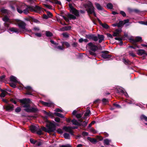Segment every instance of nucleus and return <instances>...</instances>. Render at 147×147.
<instances>
[{"instance_id": "f257e3e1", "label": "nucleus", "mask_w": 147, "mask_h": 147, "mask_svg": "<svg viewBox=\"0 0 147 147\" xmlns=\"http://www.w3.org/2000/svg\"><path fill=\"white\" fill-rule=\"evenodd\" d=\"M20 102L22 103V106L24 108V111L27 112H34L37 111L38 109L37 108L31 107L30 103V100L29 99H24L20 100Z\"/></svg>"}, {"instance_id": "f03ea898", "label": "nucleus", "mask_w": 147, "mask_h": 147, "mask_svg": "<svg viewBox=\"0 0 147 147\" xmlns=\"http://www.w3.org/2000/svg\"><path fill=\"white\" fill-rule=\"evenodd\" d=\"M71 12L73 14L75 15V16L73 15L68 14L67 15V17H66L63 16H61L64 18L66 22H69V20H75L76 19V17L79 16V13L78 11L74 8L73 7H71Z\"/></svg>"}, {"instance_id": "7ed1b4c3", "label": "nucleus", "mask_w": 147, "mask_h": 147, "mask_svg": "<svg viewBox=\"0 0 147 147\" xmlns=\"http://www.w3.org/2000/svg\"><path fill=\"white\" fill-rule=\"evenodd\" d=\"M47 122L46 127L47 128L45 127H42L41 128L42 130L48 133H50L55 131V126L54 124L48 120H47Z\"/></svg>"}, {"instance_id": "20e7f679", "label": "nucleus", "mask_w": 147, "mask_h": 147, "mask_svg": "<svg viewBox=\"0 0 147 147\" xmlns=\"http://www.w3.org/2000/svg\"><path fill=\"white\" fill-rule=\"evenodd\" d=\"M84 6L89 13L90 14L93 13L95 16H96V14L94 11V7L90 2L88 1L85 4Z\"/></svg>"}, {"instance_id": "39448f33", "label": "nucleus", "mask_w": 147, "mask_h": 147, "mask_svg": "<svg viewBox=\"0 0 147 147\" xmlns=\"http://www.w3.org/2000/svg\"><path fill=\"white\" fill-rule=\"evenodd\" d=\"M17 24L20 28V30H22V32H31L30 30H28L26 28V24L24 22L21 20L18 21L17 22Z\"/></svg>"}, {"instance_id": "423d86ee", "label": "nucleus", "mask_w": 147, "mask_h": 147, "mask_svg": "<svg viewBox=\"0 0 147 147\" xmlns=\"http://www.w3.org/2000/svg\"><path fill=\"white\" fill-rule=\"evenodd\" d=\"M24 9L23 13L25 14H28L29 11H32L34 10L33 7L29 6L26 5L24 7Z\"/></svg>"}, {"instance_id": "0eeeda50", "label": "nucleus", "mask_w": 147, "mask_h": 147, "mask_svg": "<svg viewBox=\"0 0 147 147\" xmlns=\"http://www.w3.org/2000/svg\"><path fill=\"white\" fill-rule=\"evenodd\" d=\"M130 42L133 44L136 43V42L142 41V38L140 37L137 36L136 38L135 39H133L132 38H130L129 39Z\"/></svg>"}, {"instance_id": "6e6552de", "label": "nucleus", "mask_w": 147, "mask_h": 147, "mask_svg": "<svg viewBox=\"0 0 147 147\" xmlns=\"http://www.w3.org/2000/svg\"><path fill=\"white\" fill-rule=\"evenodd\" d=\"M88 45L90 49L94 52L95 51L98 49V47L94 45L91 42L89 43Z\"/></svg>"}, {"instance_id": "1a4fd4ad", "label": "nucleus", "mask_w": 147, "mask_h": 147, "mask_svg": "<svg viewBox=\"0 0 147 147\" xmlns=\"http://www.w3.org/2000/svg\"><path fill=\"white\" fill-rule=\"evenodd\" d=\"M9 30L11 32H15L17 33H19L22 32V31L21 30L14 27H12L10 28L9 29Z\"/></svg>"}, {"instance_id": "9d476101", "label": "nucleus", "mask_w": 147, "mask_h": 147, "mask_svg": "<svg viewBox=\"0 0 147 147\" xmlns=\"http://www.w3.org/2000/svg\"><path fill=\"white\" fill-rule=\"evenodd\" d=\"M24 88L27 90L26 94L28 95H31V92H32L33 90L32 88L30 86H28L25 87Z\"/></svg>"}, {"instance_id": "9b49d317", "label": "nucleus", "mask_w": 147, "mask_h": 147, "mask_svg": "<svg viewBox=\"0 0 147 147\" xmlns=\"http://www.w3.org/2000/svg\"><path fill=\"white\" fill-rule=\"evenodd\" d=\"M102 54L101 55L102 57L104 59H109L111 57L110 55L106 53L105 51H102Z\"/></svg>"}, {"instance_id": "f8f14e48", "label": "nucleus", "mask_w": 147, "mask_h": 147, "mask_svg": "<svg viewBox=\"0 0 147 147\" xmlns=\"http://www.w3.org/2000/svg\"><path fill=\"white\" fill-rule=\"evenodd\" d=\"M38 129V126L32 125L30 126V129L32 132H35L37 131Z\"/></svg>"}, {"instance_id": "ddd939ff", "label": "nucleus", "mask_w": 147, "mask_h": 147, "mask_svg": "<svg viewBox=\"0 0 147 147\" xmlns=\"http://www.w3.org/2000/svg\"><path fill=\"white\" fill-rule=\"evenodd\" d=\"M137 54L138 55L140 56L143 55H147V53L144 50L142 49L139 50L138 51Z\"/></svg>"}, {"instance_id": "4468645a", "label": "nucleus", "mask_w": 147, "mask_h": 147, "mask_svg": "<svg viewBox=\"0 0 147 147\" xmlns=\"http://www.w3.org/2000/svg\"><path fill=\"white\" fill-rule=\"evenodd\" d=\"M13 106L11 105H8L5 106V109L7 111H11L13 110Z\"/></svg>"}, {"instance_id": "2eb2a0df", "label": "nucleus", "mask_w": 147, "mask_h": 147, "mask_svg": "<svg viewBox=\"0 0 147 147\" xmlns=\"http://www.w3.org/2000/svg\"><path fill=\"white\" fill-rule=\"evenodd\" d=\"M26 6V5H22L20 7V8L17 7V10L18 12L20 13H21L23 12L24 11V7Z\"/></svg>"}, {"instance_id": "dca6fc26", "label": "nucleus", "mask_w": 147, "mask_h": 147, "mask_svg": "<svg viewBox=\"0 0 147 147\" xmlns=\"http://www.w3.org/2000/svg\"><path fill=\"white\" fill-rule=\"evenodd\" d=\"M121 32V30H116L113 32V36H120L119 34Z\"/></svg>"}, {"instance_id": "f3484780", "label": "nucleus", "mask_w": 147, "mask_h": 147, "mask_svg": "<svg viewBox=\"0 0 147 147\" xmlns=\"http://www.w3.org/2000/svg\"><path fill=\"white\" fill-rule=\"evenodd\" d=\"M71 122L74 125H77L79 126H80V122L79 121V120L78 121L75 119H74L71 121Z\"/></svg>"}, {"instance_id": "a211bd4d", "label": "nucleus", "mask_w": 147, "mask_h": 147, "mask_svg": "<svg viewBox=\"0 0 147 147\" xmlns=\"http://www.w3.org/2000/svg\"><path fill=\"white\" fill-rule=\"evenodd\" d=\"M10 80L11 81L15 83H19V82L18 81L17 78L13 76H11L10 77Z\"/></svg>"}, {"instance_id": "6ab92c4d", "label": "nucleus", "mask_w": 147, "mask_h": 147, "mask_svg": "<svg viewBox=\"0 0 147 147\" xmlns=\"http://www.w3.org/2000/svg\"><path fill=\"white\" fill-rule=\"evenodd\" d=\"M79 120L80 122V126H82L84 127L86 126L88 123L87 121H84L83 122H82V119H79Z\"/></svg>"}, {"instance_id": "aec40b11", "label": "nucleus", "mask_w": 147, "mask_h": 147, "mask_svg": "<svg viewBox=\"0 0 147 147\" xmlns=\"http://www.w3.org/2000/svg\"><path fill=\"white\" fill-rule=\"evenodd\" d=\"M71 28V26H66L60 28V30L62 31L67 30H70Z\"/></svg>"}, {"instance_id": "412c9836", "label": "nucleus", "mask_w": 147, "mask_h": 147, "mask_svg": "<svg viewBox=\"0 0 147 147\" xmlns=\"http://www.w3.org/2000/svg\"><path fill=\"white\" fill-rule=\"evenodd\" d=\"M33 9L34 10L33 11H35L38 13H40V10H41V8L38 6H36L35 8H33Z\"/></svg>"}, {"instance_id": "4be33fe9", "label": "nucleus", "mask_w": 147, "mask_h": 147, "mask_svg": "<svg viewBox=\"0 0 147 147\" xmlns=\"http://www.w3.org/2000/svg\"><path fill=\"white\" fill-rule=\"evenodd\" d=\"M41 103L42 104H43L44 105L47 107H50L52 104V103L51 102H45L43 101H41Z\"/></svg>"}, {"instance_id": "5701e85b", "label": "nucleus", "mask_w": 147, "mask_h": 147, "mask_svg": "<svg viewBox=\"0 0 147 147\" xmlns=\"http://www.w3.org/2000/svg\"><path fill=\"white\" fill-rule=\"evenodd\" d=\"M63 129L65 130V131L69 132V131H70L71 130H72L71 127L64 126L63 127Z\"/></svg>"}, {"instance_id": "b1692460", "label": "nucleus", "mask_w": 147, "mask_h": 147, "mask_svg": "<svg viewBox=\"0 0 147 147\" xmlns=\"http://www.w3.org/2000/svg\"><path fill=\"white\" fill-rule=\"evenodd\" d=\"M98 39H99V42L101 43L104 40V36L102 35H98Z\"/></svg>"}, {"instance_id": "393cba45", "label": "nucleus", "mask_w": 147, "mask_h": 147, "mask_svg": "<svg viewBox=\"0 0 147 147\" xmlns=\"http://www.w3.org/2000/svg\"><path fill=\"white\" fill-rule=\"evenodd\" d=\"M2 20L5 22L11 21L9 18L6 16H5L3 17L2 18Z\"/></svg>"}, {"instance_id": "a878e982", "label": "nucleus", "mask_w": 147, "mask_h": 147, "mask_svg": "<svg viewBox=\"0 0 147 147\" xmlns=\"http://www.w3.org/2000/svg\"><path fill=\"white\" fill-rule=\"evenodd\" d=\"M43 113L45 114V115L49 116H53V114L51 112H47V111L43 110Z\"/></svg>"}, {"instance_id": "bb28decb", "label": "nucleus", "mask_w": 147, "mask_h": 147, "mask_svg": "<svg viewBox=\"0 0 147 147\" xmlns=\"http://www.w3.org/2000/svg\"><path fill=\"white\" fill-rule=\"evenodd\" d=\"M49 1L52 3H55L59 5H61V3L60 2L57 1V0H51Z\"/></svg>"}, {"instance_id": "cd10ccee", "label": "nucleus", "mask_w": 147, "mask_h": 147, "mask_svg": "<svg viewBox=\"0 0 147 147\" xmlns=\"http://www.w3.org/2000/svg\"><path fill=\"white\" fill-rule=\"evenodd\" d=\"M95 5L97 8V9L100 10H102V8L101 6L98 3H95Z\"/></svg>"}, {"instance_id": "c85d7f7f", "label": "nucleus", "mask_w": 147, "mask_h": 147, "mask_svg": "<svg viewBox=\"0 0 147 147\" xmlns=\"http://www.w3.org/2000/svg\"><path fill=\"white\" fill-rule=\"evenodd\" d=\"M1 92L2 93L0 95V96L2 97H4L5 96L7 92L6 91L3 90H1Z\"/></svg>"}, {"instance_id": "c756f323", "label": "nucleus", "mask_w": 147, "mask_h": 147, "mask_svg": "<svg viewBox=\"0 0 147 147\" xmlns=\"http://www.w3.org/2000/svg\"><path fill=\"white\" fill-rule=\"evenodd\" d=\"M11 23V21L8 22L4 23V25L5 27L8 28L9 27L10 24Z\"/></svg>"}, {"instance_id": "7c9ffc66", "label": "nucleus", "mask_w": 147, "mask_h": 147, "mask_svg": "<svg viewBox=\"0 0 147 147\" xmlns=\"http://www.w3.org/2000/svg\"><path fill=\"white\" fill-rule=\"evenodd\" d=\"M104 141L105 144L108 145H109V143L111 142V140L108 139H105L104 140Z\"/></svg>"}, {"instance_id": "2f4dec72", "label": "nucleus", "mask_w": 147, "mask_h": 147, "mask_svg": "<svg viewBox=\"0 0 147 147\" xmlns=\"http://www.w3.org/2000/svg\"><path fill=\"white\" fill-rule=\"evenodd\" d=\"M101 25L102 27L103 28L106 29H108L109 28V26L106 23L101 24Z\"/></svg>"}, {"instance_id": "473e14b6", "label": "nucleus", "mask_w": 147, "mask_h": 147, "mask_svg": "<svg viewBox=\"0 0 147 147\" xmlns=\"http://www.w3.org/2000/svg\"><path fill=\"white\" fill-rule=\"evenodd\" d=\"M54 114L56 116L60 117L61 118H63L64 116L61 114L58 113H54Z\"/></svg>"}, {"instance_id": "72a5a7b5", "label": "nucleus", "mask_w": 147, "mask_h": 147, "mask_svg": "<svg viewBox=\"0 0 147 147\" xmlns=\"http://www.w3.org/2000/svg\"><path fill=\"white\" fill-rule=\"evenodd\" d=\"M123 60L124 63L126 64H130V62L128 59H123Z\"/></svg>"}, {"instance_id": "f704fd0d", "label": "nucleus", "mask_w": 147, "mask_h": 147, "mask_svg": "<svg viewBox=\"0 0 147 147\" xmlns=\"http://www.w3.org/2000/svg\"><path fill=\"white\" fill-rule=\"evenodd\" d=\"M63 136L64 138L66 139H70V136L67 133H65L63 134Z\"/></svg>"}, {"instance_id": "c9c22d12", "label": "nucleus", "mask_w": 147, "mask_h": 147, "mask_svg": "<svg viewBox=\"0 0 147 147\" xmlns=\"http://www.w3.org/2000/svg\"><path fill=\"white\" fill-rule=\"evenodd\" d=\"M46 35L47 37H50L52 36V33L49 31H46Z\"/></svg>"}, {"instance_id": "e433bc0d", "label": "nucleus", "mask_w": 147, "mask_h": 147, "mask_svg": "<svg viewBox=\"0 0 147 147\" xmlns=\"http://www.w3.org/2000/svg\"><path fill=\"white\" fill-rule=\"evenodd\" d=\"M140 119L141 120L144 119L145 121H147V117L146 116L144 115H142L140 117Z\"/></svg>"}, {"instance_id": "4c0bfd02", "label": "nucleus", "mask_w": 147, "mask_h": 147, "mask_svg": "<svg viewBox=\"0 0 147 147\" xmlns=\"http://www.w3.org/2000/svg\"><path fill=\"white\" fill-rule=\"evenodd\" d=\"M107 7L108 8L111 9L113 8V5L111 3H108L107 5Z\"/></svg>"}, {"instance_id": "58836bf2", "label": "nucleus", "mask_w": 147, "mask_h": 147, "mask_svg": "<svg viewBox=\"0 0 147 147\" xmlns=\"http://www.w3.org/2000/svg\"><path fill=\"white\" fill-rule=\"evenodd\" d=\"M91 38L92 40L95 41H96L98 40V38L97 36H92L91 37Z\"/></svg>"}, {"instance_id": "ea45409f", "label": "nucleus", "mask_w": 147, "mask_h": 147, "mask_svg": "<svg viewBox=\"0 0 147 147\" xmlns=\"http://www.w3.org/2000/svg\"><path fill=\"white\" fill-rule=\"evenodd\" d=\"M118 27H120L122 26L123 24V21H120L118 23H117Z\"/></svg>"}, {"instance_id": "a19ab883", "label": "nucleus", "mask_w": 147, "mask_h": 147, "mask_svg": "<svg viewBox=\"0 0 147 147\" xmlns=\"http://www.w3.org/2000/svg\"><path fill=\"white\" fill-rule=\"evenodd\" d=\"M63 45H65L67 47H69L70 46L69 44L67 42H62Z\"/></svg>"}, {"instance_id": "79ce46f5", "label": "nucleus", "mask_w": 147, "mask_h": 147, "mask_svg": "<svg viewBox=\"0 0 147 147\" xmlns=\"http://www.w3.org/2000/svg\"><path fill=\"white\" fill-rule=\"evenodd\" d=\"M134 45V46H129V47L130 48H131L134 49H135L136 48H139L140 47L139 46L137 45L136 44V43H135L134 44H133Z\"/></svg>"}, {"instance_id": "37998d69", "label": "nucleus", "mask_w": 147, "mask_h": 147, "mask_svg": "<svg viewBox=\"0 0 147 147\" xmlns=\"http://www.w3.org/2000/svg\"><path fill=\"white\" fill-rule=\"evenodd\" d=\"M89 140L91 142L94 143H96V142H97L96 140L94 138H90V139H89Z\"/></svg>"}, {"instance_id": "c03bdc74", "label": "nucleus", "mask_w": 147, "mask_h": 147, "mask_svg": "<svg viewBox=\"0 0 147 147\" xmlns=\"http://www.w3.org/2000/svg\"><path fill=\"white\" fill-rule=\"evenodd\" d=\"M90 111L89 110H87L85 113V116H88L90 114Z\"/></svg>"}, {"instance_id": "a18cd8bd", "label": "nucleus", "mask_w": 147, "mask_h": 147, "mask_svg": "<svg viewBox=\"0 0 147 147\" xmlns=\"http://www.w3.org/2000/svg\"><path fill=\"white\" fill-rule=\"evenodd\" d=\"M82 115V114H78L76 115V117L78 119L81 118Z\"/></svg>"}, {"instance_id": "49530a36", "label": "nucleus", "mask_w": 147, "mask_h": 147, "mask_svg": "<svg viewBox=\"0 0 147 147\" xmlns=\"http://www.w3.org/2000/svg\"><path fill=\"white\" fill-rule=\"evenodd\" d=\"M5 77V75H3L0 76V81L1 82L3 81Z\"/></svg>"}, {"instance_id": "de8ad7c7", "label": "nucleus", "mask_w": 147, "mask_h": 147, "mask_svg": "<svg viewBox=\"0 0 147 147\" xmlns=\"http://www.w3.org/2000/svg\"><path fill=\"white\" fill-rule=\"evenodd\" d=\"M140 24L147 25V21L145 22L142 21H139L138 22Z\"/></svg>"}, {"instance_id": "09e8293b", "label": "nucleus", "mask_w": 147, "mask_h": 147, "mask_svg": "<svg viewBox=\"0 0 147 147\" xmlns=\"http://www.w3.org/2000/svg\"><path fill=\"white\" fill-rule=\"evenodd\" d=\"M129 55L134 57L136 56L135 54L132 52H129Z\"/></svg>"}, {"instance_id": "8fccbe9b", "label": "nucleus", "mask_w": 147, "mask_h": 147, "mask_svg": "<svg viewBox=\"0 0 147 147\" xmlns=\"http://www.w3.org/2000/svg\"><path fill=\"white\" fill-rule=\"evenodd\" d=\"M21 109L20 107H18L16 109L15 111L16 112L18 113L21 111Z\"/></svg>"}, {"instance_id": "3c124183", "label": "nucleus", "mask_w": 147, "mask_h": 147, "mask_svg": "<svg viewBox=\"0 0 147 147\" xmlns=\"http://www.w3.org/2000/svg\"><path fill=\"white\" fill-rule=\"evenodd\" d=\"M44 5L45 7H46L47 8H48L49 9H51V8H52L51 6L49 5H48V4H44Z\"/></svg>"}, {"instance_id": "603ef678", "label": "nucleus", "mask_w": 147, "mask_h": 147, "mask_svg": "<svg viewBox=\"0 0 147 147\" xmlns=\"http://www.w3.org/2000/svg\"><path fill=\"white\" fill-rule=\"evenodd\" d=\"M1 12L2 13H6L7 12V10H6V9H1Z\"/></svg>"}, {"instance_id": "864d4df0", "label": "nucleus", "mask_w": 147, "mask_h": 147, "mask_svg": "<svg viewBox=\"0 0 147 147\" xmlns=\"http://www.w3.org/2000/svg\"><path fill=\"white\" fill-rule=\"evenodd\" d=\"M47 16L48 18H51L52 16V15L51 13L49 12H47Z\"/></svg>"}, {"instance_id": "5fc2aeb1", "label": "nucleus", "mask_w": 147, "mask_h": 147, "mask_svg": "<svg viewBox=\"0 0 147 147\" xmlns=\"http://www.w3.org/2000/svg\"><path fill=\"white\" fill-rule=\"evenodd\" d=\"M120 13L123 17H125L126 16V14L123 11H120Z\"/></svg>"}, {"instance_id": "6e6d98bb", "label": "nucleus", "mask_w": 147, "mask_h": 147, "mask_svg": "<svg viewBox=\"0 0 147 147\" xmlns=\"http://www.w3.org/2000/svg\"><path fill=\"white\" fill-rule=\"evenodd\" d=\"M57 48L60 50H63L64 49V48L63 47L61 46H58L57 47Z\"/></svg>"}, {"instance_id": "4d7b16f0", "label": "nucleus", "mask_w": 147, "mask_h": 147, "mask_svg": "<svg viewBox=\"0 0 147 147\" xmlns=\"http://www.w3.org/2000/svg\"><path fill=\"white\" fill-rule=\"evenodd\" d=\"M59 147H71L69 144L61 145Z\"/></svg>"}, {"instance_id": "13d9d810", "label": "nucleus", "mask_w": 147, "mask_h": 147, "mask_svg": "<svg viewBox=\"0 0 147 147\" xmlns=\"http://www.w3.org/2000/svg\"><path fill=\"white\" fill-rule=\"evenodd\" d=\"M37 133L39 135H41L42 134V131L40 129L38 130H37Z\"/></svg>"}, {"instance_id": "bf43d9fd", "label": "nucleus", "mask_w": 147, "mask_h": 147, "mask_svg": "<svg viewBox=\"0 0 147 147\" xmlns=\"http://www.w3.org/2000/svg\"><path fill=\"white\" fill-rule=\"evenodd\" d=\"M90 131L94 134H96V131L94 129L92 128H91L90 129Z\"/></svg>"}, {"instance_id": "052dcab7", "label": "nucleus", "mask_w": 147, "mask_h": 147, "mask_svg": "<svg viewBox=\"0 0 147 147\" xmlns=\"http://www.w3.org/2000/svg\"><path fill=\"white\" fill-rule=\"evenodd\" d=\"M89 53L90 55H93L94 56H96V54L94 52L91 51H89Z\"/></svg>"}, {"instance_id": "680f3d73", "label": "nucleus", "mask_w": 147, "mask_h": 147, "mask_svg": "<svg viewBox=\"0 0 147 147\" xmlns=\"http://www.w3.org/2000/svg\"><path fill=\"white\" fill-rule=\"evenodd\" d=\"M10 85L11 87L13 88H15L16 87V85L13 83H10Z\"/></svg>"}, {"instance_id": "e2e57ef3", "label": "nucleus", "mask_w": 147, "mask_h": 147, "mask_svg": "<svg viewBox=\"0 0 147 147\" xmlns=\"http://www.w3.org/2000/svg\"><path fill=\"white\" fill-rule=\"evenodd\" d=\"M123 21V24H124L127 23H128L129 22V19H127L124 20Z\"/></svg>"}, {"instance_id": "0e129e2a", "label": "nucleus", "mask_w": 147, "mask_h": 147, "mask_svg": "<svg viewBox=\"0 0 147 147\" xmlns=\"http://www.w3.org/2000/svg\"><path fill=\"white\" fill-rule=\"evenodd\" d=\"M60 120V119L59 117H57L55 118V120L57 122H59Z\"/></svg>"}, {"instance_id": "69168bd1", "label": "nucleus", "mask_w": 147, "mask_h": 147, "mask_svg": "<svg viewBox=\"0 0 147 147\" xmlns=\"http://www.w3.org/2000/svg\"><path fill=\"white\" fill-rule=\"evenodd\" d=\"M62 34L63 37L65 38H67L69 36L68 34L67 33H63Z\"/></svg>"}, {"instance_id": "338daca9", "label": "nucleus", "mask_w": 147, "mask_h": 147, "mask_svg": "<svg viewBox=\"0 0 147 147\" xmlns=\"http://www.w3.org/2000/svg\"><path fill=\"white\" fill-rule=\"evenodd\" d=\"M102 102L104 104H105L108 101V99L105 98H103L102 100Z\"/></svg>"}, {"instance_id": "774afa93", "label": "nucleus", "mask_w": 147, "mask_h": 147, "mask_svg": "<svg viewBox=\"0 0 147 147\" xmlns=\"http://www.w3.org/2000/svg\"><path fill=\"white\" fill-rule=\"evenodd\" d=\"M30 141L31 142V143L33 144H34L36 142V141H34L32 139H30Z\"/></svg>"}]
</instances>
